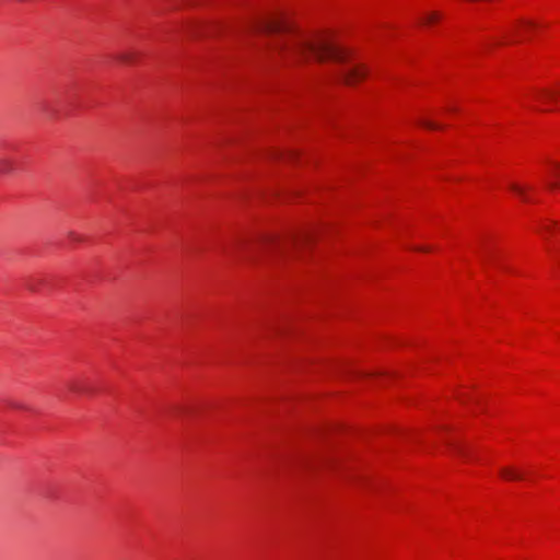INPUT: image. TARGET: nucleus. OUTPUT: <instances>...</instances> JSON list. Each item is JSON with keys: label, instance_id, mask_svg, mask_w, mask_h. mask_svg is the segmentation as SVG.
I'll use <instances>...</instances> for the list:
<instances>
[{"label": "nucleus", "instance_id": "obj_1", "mask_svg": "<svg viewBox=\"0 0 560 560\" xmlns=\"http://www.w3.org/2000/svg\"><path fill=\"white\" fill-rule=\"evenodd\" d=\"M249 28L271 37L267 44L269 55H279L282 58L312 56L318 61L334 59L340 62L345 61L347 57L346 49L334 44L328 37L293 34L292 26L282 16L255 21Z\"/></svg>", "mask_w": 560, "mask_h": 560}, {"label": "nucleus", "instance_id": "obj_2", "mask_svg": "<svg viewBox=\"0 0 560 560\" xmlns=\"http://www.w3.org/2000/svg\"><path fill=\"white\" fill-rule=\"evenodd\" d=\"M340 75L345 83L354 84L366 75V71L363 66L354 65L343 68L340 72Z\"/></svg>", "mask_w": 560, "mask_h": 560}, {"label": "nucleus", "instance_id": "obj_3", "mask_svg": "<svg viewBox=\"0 0 560 560\" xmlns=\"http://www.w3.org/2000/svg\"><path fill=\"white\" fill-rule=\"evenodd\" d=\"M560 90L542 89L537 92V100L542 103H549L557 100Z\"/></svg>", "mask_w": 560, "mask_h": 560}, {"label": "nucleus", "instance_id": "obj_4", "mask_svg": "<svg viewBox=\"0 0 560 560\" xmlns=\"http://www.w3.org/2000/svg\"><path fill=\"white\" fill-rule=\"evenodd\" d=\"M500 475L506 480H520L523 478V475L513 467L501 468Z\"/></svg>", "mask_w": 560, "mask_h": 560}, {"label": "nucleus", "instance_id": "obj_5", "mask_svg": "<svg viewBox=\"0 0 560 560\" xmlns=\"http://www.w3.org/2000/svg\"><path fill=\"white\" fill-rule=\"evenodd\" d=\"M236 247L240 248V250H243L245 252V254L248 256V258H253L255 256V252L256 249L250 246H247V244H245V242L243 241H240L237 244H236Z\"/></svg>", "mask_w": 560, "mask_h": 560}, {"label": "nucleus", "instance_id": "obj_6", "mask_svg": "<svg viewBox=\"0 0 560 560\" xmlns=\"http://www.w3.org/2000/svg\"><path fill=\"white\" fill-rule=\"evenodd\" d=\"M511 189H512L515 194H517V195H518L523 200L528 201V197H527V195L525 194V190H524V188H523V187H521V186H518V185L513 184V185H511Z\"/></svg>", "mask_w": 560, "mask_h": 560}, {"label": "nucleus", "instance_id": "obj_7", "mask_svg": "<svg viewBox=\"0 0 560 560\" xmlns=\"http://www.w3.org/2000/svg\"><path fill=\"white\" fill-rule=\"evenodd\" d=\"M12 163L9 160L0 161V173H9L12 171Z\"/></svg>", "mask_w": 560, "mask_h": 560}, {"label": "nucleus", "instance_id": "obj_8", "mask_svg": "<svg viewBox=\"0 0 560 560\" xmlns=\"http://www.w3.org/2000/svg\"><path fill=\"white\" fill-rule=\"evenodd\" d=\"M440 19V14L436 13V12H431L429 14H427L422 21L424 24H430V23H433L435 21H438Z\"/></svg>", "mask_w": 560, "mask_h": 560}, {"label": "nucleus", "instance_id": "obj_9", "mask_svg": "<svg viewBox=\"0 0 560 560\" xmlns=\"http://www.w3.org/2000/svg\"><path fill=\"white\" fill-rule=\"evenodd\" d=\"M307 240H308V235L303 234V235H300V236L293 237V238L291 240V243H292L293 245H298L299 243L306 242Z\"/></svg>", "mask_w": 560, "mask_h": 560}, {"label": "nucleus", "instance_id": "obj_10", "mask_svg": "<svg viewBox=\"0 0 560 560\" xmlns=\"http://www.w3.org/2000/svg\"><path fill=\"white\" fill-rule=\"evenodd\" d=\"M421 125L428 129H439V125H436L435 122L433 121H430V120H423L421 121Z\"/></svg>", "mask_w": 560, "mask_h": 560}, {"label": "nucleus", "instance_id": "obj_11", "mask_svg": "<svg viewBox=\"0 0 560 560\" xmlns=\"http://www.w3.org/2000/svg\"><path fill=\"white\" fill-rule=\"evenodd\" d=\"M535 23L533 22H529V21H525L523 22V28L527 30V28H532V27H535Z\"/></svg>", "mask_w": 560, "mask_h": 560}, {"label": "nucleus", "instance_id": "obj_12", "mask_svg": "<svg viewBox=\"0 0 560 560\" xmlns=\"http://www.w3.org/2000/svg\"><path fill=\"white\" fill-rule=\"evenodd\" d=\"M259 242H260L261 245H265V244L273 242V238L269 237V236H266V237L261 238Z\"/></svg>", "mask_w": 560, "mask_h": 560}, {"label": "nucleus", "instance_id": "obj_13", "mask_svg": "<svg viewBox=\"0 0 560 560\" xmlns=\"http://www.w3.org/2000/svg\"><path fill=\"white\" fill-rule=\"evenodd\" d=\"M119 59L125 62L129 61V57L127 55H121Z\"/></svg>", "mask_w": 560, "mask_h": 560}, {"label": "nucleus", "instance_id": "obj_14", "mask_svg": "<svg viewBox=\"0 0 560 560\" xmlns=\"http://www.w3.org/2000/svg\"><path fill=\"white\" fill-rule=\"evenodd\" d=\"M456 452L458 453V455L465 456V451L463 448L458 447Z\"/></svg>", "mask_w": 560, "mask_h": 560}, {"label": "nucleus", "instance_id": "obj_15", "mask_svg": "<svg viewBox=\"0 0 560 560\" xmlns=\"http://www.w3.org/2000/svg\"><path fill=\"white\" fill-rule=\"evenodd\" d=\"M553 167H555V171H556L557 173H560V165H559V164L555 163V164H553Z\"/></svg>", "mask_w": 560, "mask_h": 560}, {"label": "nucleus", "instance_id": "obj_16", "mask_svg": "<svg viewBox=\"0 0 560 560\" xmlns=\"http://www.w3.org/2000/svg\"><path fill=\"white\" fill-rule=\"evenodd\" d=\"M417 250L425 252V250H428V248H425V247H419V248H417Z\"/></svg>", "mask_w": 560, "mask_h": 560}, {"label": "nucleus", "instance_id": "obj_17", "mask_svg": "<svg viewBox=\"0 0 560 560\" xmlns=\"http://www.w3.org/2000/svg\"><path fill=\"white\" fill-rule=\"evenodd\" d=\"M550 187H551V188H557V187H558V184H550Z\"/></svg>", "mask_w": 560, "mask_h": 560}]
</instances>
